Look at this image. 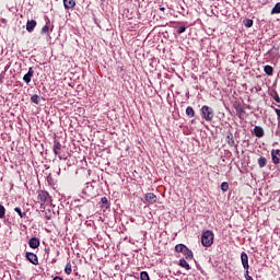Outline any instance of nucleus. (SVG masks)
<instances>
[{
    "mask_svg": "<svg viewBox=\"0 0 280 280\" xmlns=\"http://www.w3.org/2000/svg\"><path fill=\"white\" fill-rule=\"evenodd\" d=\"M179 266L182 268H185V270H191V266H189V262H187V260H185V258H182L179 260Z\"/></svg>",
    "mask_w": 280,
    "mask_h": 280,
    "instance_id": "4468645a",
    "label": "nucleus"
},
{
    "mask_svg": "<svg viewBox=\"0 0 280 280\" xmlns=\"http://www.w3.org/2000/svg\"><path fill=\"white\" fill-rule=\"evenodd\" d=\"M267 163H268V160H266V158L261 156V158L258 159L259 167H266Z\"/></svg>",
    "mask_w": 280,
    "mask_h": 280,
    "instance_id": "6ab92c4d",
    "label": "nucleus"
},
{
    "mask_svg": "<svg viewBox=\"0 0 280 280\" xmlns=\"http://www.w3.org/2000/svg\"><path fill=\"white\" fill-rule=\"evenodd\" d=\"M186 30H187V28H186L185 26H180V27L177 30V33H178V34H183V33H185Z\"/></svg>",
    "mask_w": 280,
    "mask_h": 280,
    "instance_id": "c756f323",
    "label": "nucleus"
},
{
    "mask_svg": "<svg viewBox=\"0 0 280 280\" xmlns=\"http://www.w3.org/2000/svg\"><path fill=\"white\" fill-rule=\"evenodd\" d=\"M31 248H36V237H32L28 242Z\"/></svg>",
    "mask_w": 280,
    "mask_h": 280,
    "instance_id": "4be33fe9",
    "label": "nucleus"
},
{
    "mask_svg": "<svg viewBox=\"0 0 280 280\" xmlns=\"http://www.w3.org/2000/svg\"><path fill=\"white\" fill-rule=\"evenodd\" d=\"M271 14H280V2H277L271 10Z\"/></svg>",
    "mask_w": 280,
    "mask_h": 280,
    "instance_id": "aec40b11",
    "label": "nucleus"
},
{
    "mask_svg": "<svg viewBox=\"0 0 280 280\" xmlns=\"http://www.w3.org/2000/svg\"><path fill=\"white\" fill-rule=\"evenodd\" d=\"M245 279L253 280V277H250V275H248V270H245Z\"/></svg>",
    "mask_w": 280,
    "mask_h": 280,
    "instance_id": "7c9ffc66",
    "label": "nucleus"
},
{
    "mask_svg": "<svg viewBox=\"0 0 280 280\" xmlns=\"http://www.w3.org/2000/svg\"><path fill=\"white\" fill-rule=\"evenodd\" d=\"M201 115L206 121H213V117L215 114L213 113V108H211L210 106L203 105L201 107Z\"/></svg>",
    "mask_w": 280,
    "mask_h": 280,
    "instance_id": "f03ea898",
    "label": "nucleus"
},
{
    "mask_svg": "<svg viewBox=\"0 0 280 280\" xmlns=\"http://www.w3.org/2000/svg\"><path fill=\"white\" fill-rule=\"evenodd\" d=\"M160 10H161L162 12H165V9H164V7H161V8H160Z\"/></svg>",
    "mask_w": 280,
    "mask_h": 280,
    "instance_id": "4c0bfd02",
    "label": "nucleus"
},
{
    "mask_svg": "<svg viewBox=\"0 0 280 280\" xmlns=\"http://www.w3.org/2000/svg\"><path fill=\"white\" fill-rule=\"evenodd\" d=\"M37 202L40 203V209H45V205H49V194L47 191H39Z\"/></svg>",
    "mask_w": 280,
    "mask_h": 280,
    "instance_id": "7ed1b4c3",
    "label": "nucleus"
},
{
    "mask_svg": "<svg viewBox=\"0 0 280 280\" xmlns=\"http://www.w3.org/2000/svg\"><path fill=\"white\" fill-rule=\"evenodd\" d=\"M241 261L244 270H248V268H250V266L248 265V254H246V252H243L241 254Z\"/></svg>",
    "mask_w": 280,
    "mask_h": 280,
    "instance_id": "423d86ee",
    "label": "nucleus"
},
{
    "mask_svg": "<svg viewBox=\"0 0 280 280\" xmlns=\"http://www.w3.org/2000/svg\"><path fill=\"white\" fill-rule=\"evenodd\" d=\"M186 115H187V117H195L196 116V112L194 110V107L188 106L186 108Z\"/></svg>",
    "mask_w": 280,
    "mask_h": 280,
    "instance_id": "f3484780",
    "label": "nucleus"
},
{
    "mask_svg": "<svg viewBox=\"0 0 280 280\" xmlns=\"http://www.w3.org/2000/svg\"><path fill=\"white\" fill-rule=\"evenodd\" d=\"M254 135H255V137H258V139H261V137H264V135H265L264 128L259 127V126H256L254 128Z\"/></svg>",
    "mask_w": 280,
    "mask_h": 280,
    "instance_id": "9b49d317",
    "label": "nucleus"
},
{
    "mask_svg": "<svg viewBox=\"0 0 280 280\" xmlns=\"http://www.w3.org/2000/svg\"><path fill=\"white\" fill-rule=\"evenodd\" d=\"M38 246H40V241L36 238V248H38Z\"/></svg>",
    "mask_w": 280,
    "mask_h": 280,
    "instance_id": "c9c22d12",
    "label": "nucleus"
},
{
    "mask_svg": "<svg viewBox=\"0 0 280 280\" xmlns=\"http://www.w3.org/2000/svg\"><path fill=\"white\" fill-rule=\"evenodd\" d=\"M187 246L183 245V244H178L175 246V250L176 253H184L186 250Z\"/></svg>",
    "mask_w": 280,
    "mask_h": 280,
    "instance_id": "a211bd4d",
    "label": "nucleus"
},
{
    "mask_svg": "<svg viewBox=\"0 0 280 280\" xmlns=\"http://www.w3.org/2000/svg\"><path fill=\"white\" fill-rule=\"evenodd\" d=\"M15 213H18L20 215V218H23L25 215V213L23 211H21V208L16 207L14 208Z\"/></svg>",
    "mask_w": 280,
    "mask_h": 280,
    "instance_id": "a878e982",
    "label": "nucleus"
},
{
    "mask_svg": "<svg viewBox=\"0 0 280 280\" xmlns=\"http://www.w3.org/2000/svg\"><path fill=\"white\" fill-rule=\"evenodd\" d=\"M273 100L277 102V104H280L279 93L275 92Z\"/></svg>",
    "mask_w": 280,
    "mask_h": 280,
    "instance_id": "c85d7f7f",
    "label": "nucleus"
},
{
    "mask_svg": "<svg viewBox=\"0 0 280 280\" xmlns=\"http://www.w3.org/2000/svg\"><path fill=\"white\" fill-rule=\"evenodd\" d=\"M140 279L141 280H150V275L147 273V271L140 272Z\"/></svg>",
    "mask_w": 280,
    "mask_h": 280,
    "instance_id": "412c9836",
    "label": "nucleus"
},
{
    "mask_svg": "<svg viewBox=\"0 0 280 280\" xmlns=\"http://www.w3.org/2000/svg\"><path fill=\"white\" fill-rule=\"evenodd\" d=\"M102 205H108V199L106 197H103L101 199Z\"/></svg>",
    "mask_w": 280,
    "mask_h": 280,
    "instance_id": "2f4dec72",
    "label": "nucleus"
},
{
    "mask_svg": "<svg viewBox=\"0 0 280 280\" xmlns=\"http://www.w3.org/2000/svg\"><path fill=\"white\" fill-rule=\"evenodd\" d=\"M65 272L66 275H71L72 269H71V262H68L65 267Z\"/></svg>",
    "mask_w": 280,
    "mask_h": 280,
    "instance_id": "5701e85b",
    "label": "nucleus"
},
{
    "mask_svg": "<svg viewBox=\"0 0 280 280\" xmlns=\"http://www.w3.org/2000/svg\"><path fill=\"white\" fill-rule=\"evenodd\" d=\"M34 27H36V21L32 20L26 23L27 32H34Z\"/></svg>",
    "mask_w": 280,
    "mask_h": 280,
    "instance_id": "ddd939ff",
    "label": "nucleus"
},
{
    "mask_svg": "<svg viewBox=\"0 0 280 280\" xmlns=\"http://www.w3.org/2000/svg\"><path fill=\"white\" fill-rule=\"evenodd\" d=\"M201 244L206 248H209V246L213 245V232L211 230H207L201 235Z\"/></svg>",
    "mask_w": 280,
    "mask_h": 280,
    "instance_id": "f257e3e1",
    "label": "nucleus"
},
{
    "mask_svg": "<svg viewBox=\"0 0 280 280\" xmlns=\"http://www.w3.org/2000/svg\"><path fill=\"white\" fill-rule=\"evenodd\" d=\"M186 259H194V252H191L188 247H186V250L183 253Z\"/></svg>",
    "mask_w": 280,
    "mask_h": 280,
    "instance_id": "2eb2a0df",
    "label": "nucleus"
},
{
    "mask_svg": "<svg viewBox=\"0 0 280 280\" xmlns=\"http://www.w3.org/2000/svg\"><path fill=\"white\" fill-rule=\"evenodd\" d=\"M25 257H26L27 261H30L31 264L36 266V254L26 252Z\"/></svg>",
    "mask_w": 280,
    "mask_h": 280,
    "instance_id": "1a4fd4ad",
    "label": "nucleus"
},
{
    "mask_svg": "<svg viewBox=\"0 0 280 280\" xmlns=\"http://www.w3.org/2000/svg\"><path fill=\"white\" fill-rule=\"evenodd\" d=\"M226 143L230 145V148H237V144L235 143V138L233 137V133L231 131L226 132Z\"/></svg>",
    "mask_w": 280,
    "mask_h": 280,
    "instance_id": "39448f33",
    "label": "nucleus"
},
{
    "mask_svg": "<svg viewBox=\"0 0 280 280\" xmlns=\"http://www.w3.org/2000/svg\"><path fill=\"white\" fill-rule=\"evenodd\" d=\"M144 200L145 202H148V205H154L158 198H156V195H154L153 192H149L144 196Z\"/></svg>",
    "mask_w": 280,
    "mask_h": 280,
    "instance_id": "0eeeda50",
    "label": "nucleus"
},
{
    "mask_svg": "<svg viewBox=\"0 0 280 280\" xmlns=\"http://www.w3.org/2000/svg\"><path fill=\"white\" fill-rule=\"evenodd\" d=\"M275 112L277 114L278 121H280V109L279 108H275Z\"/></svg>",
    "mask_w": 280,
    "mask_h": 280,
    "instance_id": "473e14b6",
    "label": "nucleus"
},
{
    "mask_svg": "<svg viewBox=\"0 0 280 280\" xmlns=\"http://www.w3.org/2000/svg\"><path fill=\"white\" fill-rule=\"evenodd\" d=\"M221 189H222V191H229V183L223 182V183L221 184Z\"/></svg>",
    "mask_w": 280,
    "mask_h": 280,
    "instance_id": "393cba45",
    "label": "nucleus"
},
{
    "mask_svg": "<svg viewBox=\"0 0 280 280\" xmlns=\"http://www.w3.org/2000/svg\"><path fill=\"white\" fill-rule=\"evenodd\" d=\"M60 150H62V144H60V142H55L54 147H52V151L54 154H56L57 156H59V159H62L60 156Z\"/></svg>",
    "mask_w": 280,
    "mask_h": 280,
    "instance_id": "6e6552de",
    "label": "nucleus"
},
{
    "mask_svg": "<svg viewBox=\"0 0 280 280\" xmlns=\"http://www.w3.org/2000/svg\"><path fill=\"white\" fill-rule=\"evenodd\" d=\"M271 159H272L273 165H279V163H280V150L279 149L271 150Z\"/></svg>",
    "mask_w": 280,
    "mask_h": 280,
    "instance_id": "20e7f679",
    "label": "nucleus"
},
{
    "mask_svg": "<svg viewBox=\"0 0 280 280\" xmlns=\"http://www.w3.org/2000/svg\"><path fill=\"white\" fill-rule=\"evenodd\" d=\"M42 213H45V215H46V218H47V220H49L51 217L49 215V214H47V211L44 209V210H42Z\"/></svg>",
    "mask_w": 280,
    "mask_h": 280,
    "instance_id": "72a5a7b5",
    "label": "nucleus"
},
{
    "mask_svg": "<svg viewBox=\"0 0 280 280\" xmlns=\"http://www.w3.org/2000/svg\"><path fill=\"white\" fill-rule=\"evenodd\" d=\"M42 34H49V25L46 24L45 26H43Z\"/></svg>",
    "mask_w": 280,
    "mask_h": 280,
    "instance_id": "bb28decb",
    "label": "nucleus"
},
{
    "mask_svg": "<svg viewBox=\"0 0 280 280\" xmlns=\"http://www.w3.org/2000/svg\"><path fill=\"white\" fill-rule=\"evenodd\" d=\"M52 280H63L61 277H55Z\"/></svg>",
    "mask_w": 280,
    "mask_h": 280,
    "instance_id": "e433bc0d",
    "label": "nucleus"
},
{
    "mask_svg": "<svg viewBox=\"0 0 280 280\" xmlns=\"http://www.w3.org/2000/svg\"><path fill=\"white\" fill-rule=\"evenodd\" d=\"M5 218V207L0 205V219Z\"/></svg>",
    "mask_w": 280,
    "mask_h": 280,
    "instance_id": "b1692460",
    "label": "nucleus"
},
{
    "mask_svg": "<svg viewBox=\"0 0 280 280\" xmlns=\"http://www.w3.org/2000/svg\"><path fill=\"white\" fill-rule=\"evenodd\" d=\"M264 71L267 75H272V73H275V68H272V66H265L264 67Z\"/></svg>",
    "mask_w": 280,
    "mask_h": 280,
    "instance_id": "dca6fc26",
    "label": "nucleus"
},
{
    "mask_svg": "<svg viewBox=\"0 0 280 280\" xmlns=\"http://www.w3.org/2000/svg\"><path fill=\"white\" fill-rule=\"evenodd\" d=\"M32 75H34V71L32 70V68H30L28 72L23 77L24 82H26V84H30V82H32Z\"/></svg>",
    "mask_w": 280,
    "mask_h": 280,
    "instance_id": "f8f14e48",
    "label": "nucleus"
},
{
    "mask_svg": "<svg viewBox=\"0 0 280 280\" xmlns=\"http://www.w3.org/2000/svg\"><path fill=\"white\" fill-rule=\"evenodd\" d=\"M31 102H33V104H36V95H33V96L31 97Z\"/></svg>",
    "mask_w": 280,
    "mask_h": 280,
    "instance_id": "f704fd0d",
    "label": "nucleus"
},
{
    "mask_svg": "<svg viewBox=\"0 0 280 280\" xmlns=\"http://www.w3.org/2000/svg\"><path fill=\"white\" fill-rule=\"evenodd\" d=\"M63 7L66 10H72V8H75V0H63Z\"/></svg>",
    "mask_w": 280,
    "mask_h": 280,
    "instance_id": "9d476101",
    "label": "nucleus"
},
{
    "mask_svg": "<svg viewBox=\"0 0 280 280\" xmlns=\"http://www.w3.org/2000/svg\"><path fill=\"white\" fill-rule=\"evenodd\" d=\"M245 27H253V20L247 19V20L245 21Z\"/></svg>",
    "mask_w": 280,
    "mask_h": 280,
    "instance_id": "cd10ccee",
    "label": "nucleus"
}]
</instances>
